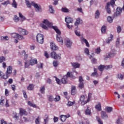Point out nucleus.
<instances>
[{
  "mask_svg": "<svg viewBox=\"0 0 124 124\" xmlns=\"http://www.w3.org/2000/svg\"><path fill=\"white\" fill-rule=\"evenodd\" d=\"M68 77H70V78H72V79H75V76H73V72H68L67 74L64 76L62 78V84H67L68 83V79L67 78Z\"/></svg>",
  "mask_w": 124,
  "mask_h": 124,
  "instance_id": "obj_1",
  "label": "nucleus"
},
{
  "mask_svg": "<svg viewBox=\"0 0 124 124\" xmlns=\"http://www.w3.org/2000/svg\"><path fill=\"white\" fill-rule=\"evenodd\" d=\"M36 40L38 43L43 44V42H44V36L42 34L38 33L36 36Z\"/></svg>",
  "mask_w": 124,
  "mask_h": 124,
  "instance_id": "obj_2",
  "label": "nucleus"
},
{
  "mask_svg": "<svg viewBox=\"0 0 124 124\" xmlns=\"http://www.w3.org/2000/svg\"><path fill=\"white\" fill-rule=\"evenodd\" d=\"M86 98H87V97H85V96L84 95H81L80 96V101L82 106H84V105L87 104V103H89V102H87L88 100L85 101Z\"/></svg>",
  "mask_w": 124,
  "mask_h": 124,
  "instance_id": "obj_3",
  "label": "nucleus"
},
{
  "mask_svg": "<svg viewBox=\"0 0 124 124\" xmlns=\"http://www.w3.org/2000/svg\"><path fill=\"white\" fill-rule=\"evenodd\" d=\"M31 4L34 7L37 12H41V11H42V9L41 8L40 5H38V4L34 3V2H32Z\"/></svg>",
  "mask_w": 124,
  "mask_h": 124,
  "instance_id": "obj_4",
  "label": "nucleus"
},
{
  "mask_svg": "<svg viewBox=\"0 0 124 124\" xmlns=\"http://www.w3.org/2000/svg\"><path fill=\"white\" fill-rule=\"evenodd\" d=\"M50 56L53 59H54L55 60H56L57 59L58 60H61V54H57L56 53V52H55V51L52 52L51 53Z\"/></svg>",
  "mask_w": 124,
  "mask_h": 124,
  "instance_id": "obj_5",
  "label": "nucleus"
},
{
  "mask_svg": "<svg viewBox=\"0 0 124 124\" xmlns=\"http://www.w3.org/2000/svg\"><path fill=\"white\" fill-rule=\"evenodd\" d=\"M116 55V50H113L111 52H109L108 55L105 56L104 60H107L108 58H112V57H114Z\"/></svg>",
  "mask_w": 124,
  "mask_h": 124,
  "instance_id": "obj_6",
  "label": "nucleus"
},
{
  "mask_svg": "<svg viewBox=\"0 0 124 124\" xmlns=\"http://www.w3.org/2000/svg\"><path fill=\"white\" fill-rule=\"evenodd\" d=\"M84 79H83V77L82 76H80L79 77V83L78 84V88L79 89H83L84 88Z\"/></svg>",
  "mask_w": 124,
  "mask_h": 124,
  "instance_id": "obj_7",
  "label": "nucleus"
},
{
  "mask_svg": "<svg viewBox=\"0 0 124 124\" xmlns=\"http://www.w3.org/2000/svg\"><path fill=\"white\" fill-rule=\"evenodd\" d=\"M18 31L20 34H21V35H27V34L29 33L28 31H27L26 30L23 29L21 28H19L18 29Z\"/></svg>",
  "mask_w": 124,
  "mask_h": 124,
  "instance_id": "obj_8",
  "label": "nucleus"
},
{
  "mask_svg": "<svg viewBox=\"0 0 124 124\" xmlns=\"http://www.w3.org/2000/svg\"><path fill=\"white\" fill-rule=\"evenodd\" d=\"M10 76L9 75H7V74H4L3 72L0 71V77L1 78V79H3L4 80H6L8 77H9Z\"/></svg>",
  "mask_w": 124,
  "mask_h": 124,
  "instance_id": "obj_9",
  "label": "nucleus"
},
{
  "mask_svg": "<svg viewBox=\"0 0 124 124\" xmlns=\"http://www.w3.org/2000/svg\"><path fill=\"white\" fill-rule=\"evenodd\" d=\"M13 68L12 66H9L7 68V71H6V74H7L9 76H11L12 74V70Z\"/></svg>",
  "mask_w": 124,
  "mask_h": 124,
  "instance_id": "obj_10",
  "label": "nucleus"
},
{
  "mask_svg": "<svg viewBox=\"0 0 124 124\" xmlns=\"http://www.w3.org/2000/svg\"><path fill=\"white\" fill-rule=\"evenodd\" d=\"M77 93V90H76V87L75 86H71V94L72 95H75Z\"/></svg>",
  "mask_w": 124,
  "mask_h": 124,
  "instance_id": "obj_11",
  "label": "nucleus"
},
{
  "mask_svg": "<svg viewBox=\"0 0 124 124\" xmlns=\"http://www.w3.org/2000/svg\"><path fill=\"white\" fill-rule=\"evenodd\" d=\"M105 9L108 14H111V9H110V2H108L107 3V5L105 6Z\"/></svg>",
  "mask_w": 124,
  "mask_h": 124,
  "instance_id": "obj_12",
  "label": "nucleus"
},
{
  "mask_svg": "<svg viewBox=\"0 0 124 124\" xmlns=\"http://www.w3.org/2000/svg\"><path fill=\"white\" fill-rule=\"evenodd\" d=\"M19 114L21 116H23V115H27L28 113L24 108H19Z\"/></svg>",
  "mask_w": 124,
  "mask_h": 124,
  "instance_id": "obj_13",
  "label": "nucleus"
},
{
  "mask_svg": "<svg viewBox=\"0 0 124 124\" xmlns=\"http://www.w3.org/2000/svg\"><path fill=\"white\" fill-rule=\"evenodd\" d=\"M65 21L67 24H70L71 23H73V19L68 16L65 18Z\"/></svg>",
  "mask_w": 124,
  "mask_h": 124,
  "instance_id": "obj_14",
  "label": "nucleus"
},
{
  "mask_svg": "<svg viewBox=\"0 0 124 124\" xmlns=\"http://www.w3.org/2000/svg\"><path fill=\"white\" fill-rule=\"evenodd\" d=\"M57 40L61 43V45H63V40H62V38L61 36V35H57Z\"/></svg>",
  "mask_w": 124,
  "mask_h": 124,
  "instance_id": "obj_15",
  "label": "nucleus"
},
{
  "mask_svg": "<svg viewBox=\"0 0 124 124\" xmlns=\"http://www.w3.org/2000/svg\"><path fill=\"white\" fill-rule=\"evenodd\" d=\"M50 47L51 50H53V51H56V50H58V49H59L58 46H56V45L54 44V43H50Z\"/></svg>",
  "mask_w": 124,
  "mask_h": 124,
  "instance_id": "obj_16",
  "label": "nucleus"
},
{
  "mask_svg": "<svg viewBox=\"0 0 124 124\" xmlns=\"http://www.w3.org/2000/svg\"><path fill=\"white\" fill-rule=\"evenodd\" d=\"M52 29H53V30H54V31L57 33V35H61V31H60V29L58 28V27L52 26Z\"/></svg>",
  "mask_w": 124,
  "mask_h": 124,
  "instance_id": "obj_17",
  "label": "nucleus"
},
{
  "mask_svg": "<svg viewBox=\"0 0 124 124\" xmlns=\"http://www.w3.org/2000/svg\"><path fill=\"white\" fill-rule=\"evenodd\" d=\"M101 117L102 119H108V115H107L106 112L104 111L101 112Z\"/></svg>",
  "mask_w": 124,
  "mask_h": 124,
  "instance_id": "obj_18",
  "label": "nucleus"
},
{
  "mask_svg": "<svg viewBox=\"0 0 124 124\" xmlns=\"http://www.w3.org/2000/svg\"><path fill=\"white\" fill-rule=\"evenodd\" d=\"M30 65H34V64H37V60L36 59H31L30 61Z\"/></svg>",
  "mask_w": 124,
  "mask_h": 124,
  "instance_id": "obj_19",
  "label": "nucleus"
},
{
  "mask_svg": "<svg viewBox=\"0 0 124 124\" xmlns=\"http://www.w3.org/2000/svg\"><path fill=\"white\" fill-rule=\"evenodd\" d=\"M81 42L82 43H83V42H84V43H85L87 47H90V44H89L88 40H87V39H86L85 38H81Z\"/></svg>",
  "mask_w": 124,
  "mask_h": 124,
  "instance_id": "obj_20",
  "label": "nucleus"
},
{
  "mask_svg": "<svg viewBox=\"0 0 124 124\" xmlns=\"http://www.w3.org/2000/svg\"><path fill=\"white\" fill-rule=\"evenodd\" d=\"M93 69L94 72L91 75V76H92V77H98V74H97V70H96L95 68H94Z\"/></svg>",
  "mask_w": 124,
  "mask_h": 124,
  "instance_id": "obj_21",
  "label": "nucleus"
},
{
  "mask_svg": "<svg viewBox=\"0 0 124 124\" xmlns=\"http://www.w3.org/2000/svg\"><path fill=\"white\" fill-rule=\"evenodd\" d=\"M66 43V46L68 47H71V45H72V43L70 40L66 39L65 41Z\"/></svg>",
  "mask_w": 124,
  "mask_h": 124,
  "instance_id": "obj_22",
  "label": "nucleus"
},
{
  "mask_svg": "<svg viewBox=\"0 0 124 124\" xmlns=\"http://www.w3.org/2000/svg\"><path fill=\"white\" fill-rule=\"evenodd\" d=\"M83 23V21L80 18H78L75 23V26H78V25H80Z\"/></svg>",
  "mask_w": 124,
  "mask_h": 124,
  "instance_id": "obj_23",
  "label": "nucleus"
},
{
  "mask_svg": "<svg viewBox=\"0 0 124 124\" xmlns=\"http://www.w3.org/2000/svg\"><path fill=\"white\" fill-rule=\"evenodd\" d=\"M43 23V24H45L47 27H51V26H52V23H50L47 19H44Z\"/></svg>",
  "mask_w": 124,
  "mask_h": 124,
  "instance_id": "obj_24",
  "label": "nucleus"
},
{
  "mask_svg": "<svg viewBox=\"0 0 124 124\" xmlns=\"http://www.w3.org/2000/svg\"><path fill=\"white\" fill-rule=\"evenodd\" d=\"M95 108L97 111H101V104L100 103H98V104L95 106Z\"/></svg>",
  "mask_w": 124,
  "mask_h": 124,
  "instance_id": "obj_25",
  "label": "nucleus"
},
{
  "mask_svg": "<svg viewBox=\"0 0 124 124\" xmlns=\"http://www.w3.org/2000/svg\"><path fill=\"white\" fill-rule=\"evenodd\" d=\"M113 37H114V36L111 34L109 37H108V39L106 40L107 43H108V44L110 43V42H111V41L113 40Z\"/></svg>",
  "mask_w": 124,
  "mask_h": 124,
  "instance_id": "obj_26",
  "label": "nucleus"
},
{
  "mask_svg": "<svg viewBox=\"0 0 124 124\" xmlns=\"http://www.w3.org/2000/svg\"><path fill=\"white\" fill-rule=\"evenodd\" d=\"M33 89H34V84H29L27 87V90H28V91H33Z\"/></svg>",
  "mask_w": 124,
  "mask_h": 124,
  "instance_id": "obj_27",
  "label": "nucleus"
},
{
  "mask_svg": "<svg viewBox=\"0 0 124 124\" xmlns=\"http://www.w3.org/2000/svg\"><path fill=\"white\" fill-rule=\"evenodd\" d=\"M105 111L108 113H111L113 111V108L110 107H107L106 108Z\"/></svg>",
  "mask_w": 124,
  "mask_h": 124,
  "instance_id": "obj_28",
  "label": "nucleus"
},
{
  "mask_svg": "<svg viewBox=\"0 0 124 124\" xmlns=\"http://www.w3.org/2000/svg\"><path fill=\"white\" fill-rule=\"evenodd\" d=\"M71 64L72 66L74 67V68H78L80 67V64L78 63L73 62V63H71Z\"/></svg>",
  "mask_w": 124,
  "mask_h": 124,
  "instance_id": "obj_29",
  "label": "nucleus"
},
{
  "mask_svg": "<svg viewBox=\"0 0 124 124\" xmlns=\"http://www.w3.org/2000/svg\"><path fill=\"white\" fill-rule=\"evenodd\" d=\"M104 68H105V65H100L99 66H98V69L99 70V71H101L102 72L103 70H104Z\"/></svg>",
  "mask_w": 124,
  "mask_h": 124,
  "instance_id": "obj_30",
  "label": "nucleus"
},
{
  "mask_svg": "<svg viewBox=\"0 0 124 124\" xmlns=\"http://www.w3.org/2000/svg\"><path fill=\"white\" fill-rule=\"evenodd\" d=\"M5 100V97L1 96L0 97V105H3L4 104V101Z\"/></svg>",
  "mask_w": 124,
  "mask_h": 124,
  "instance_id": "obj_31",
  "label": "nucleus"
},
{
  "mask_svg": "<svg viewBox=\"0 0 124 124\" xmlns=\"http://www.w3.org/2000/svg\"><path fill=\"white\" fill-rule=\"evenodd\" d=\"M75 103V101H73V102L69 101H68V103L66 104V105L68 107H70L71 106H73V105H74Z\"/></svg>",
  "mask_w": 124,
  "mask_h": 124,
  "instance_id": "obj_32",
  "label": "nucleus"
},
{
  "mask_svg": "<svg viewBox=\"0 0 124 124\" xmlns=\"http://www.w3.org/2000/svg\"><path fill=\"white\" fill-rule=\"evenodd\" d=\"M44 120L45 124H46L47 123L49 122V116H48L47 115H46L44 117Z\"/></svg>",
  "mask_w": 124,
  "mask_h": 124,
  "instance_id": "obj_33",
  "label": "nucleus"
},
{
  "mask_svg": "<svg viewBox=\"0 0 124 124\" xmlns=\"http://www.w3.org/2000/svg\"><path fill=\"white\" fill-rule=\"evenodd\" d=\"M28 105L31 107H33V108H36V105L32 103V102H31L30 101H29L28 102Z\"/></svg>",
  "mask_w": 124,
  "mask_h": 124,
  "instance_id": "obj_34",
  "label": "nucleus"
},
{
  "mask_svg": "<svg viewBox=\"0 0 124 124\" xmlns=\"http://www.w3.org/2000/svg\"><path fill=\"white\" fill-rule=\"evenodd\" d=\"M49 8L50 13L53 14L54 12H55V10L53 8V6H52V5H50L49 6Z\"/></svg>",
  "mask_w": 124,
  "mask_h": 124,
  "instance_id": "obj_35",
  "label": "nucleus"
},
{
  "mask_svg": "<svg viewBox=\"0 0 124 124\" xmlns=\"http://www.w3.org/2000/svg\"><path fill=\"white\" fill-rule=\"evenodd\" d=\"M100 16V13H99V11L97 10L95 13V17L96 19H98L99 18V16Z\"/></svg>",
  "mask_w": 124,
  "mask_h": 124,
  "instance_id": "obj_36",
  "label": "nucleus"
},
{
  "mask_svg": "<svg viewBox=\"0 0 124 124\" xmlns=\"http://www.w3.org/2000/svg\"><path fill=\"white\" fill-rule=\"evenodd\" d=\"M96 119L99 124H103V122L101 120L99 116H96Z\"/></svg>",
  "mask_w": 124,
  "mask_h": 124,
  "instance_id": "obj_37",
  "label": "nucleus"
},
{
  "mask_svg": "<svg viewBox=\"0 0 124 124\" xmlns=\"http://www.w3.org/2000/svg\"><path fill=\"white\" fill-rule=\"evenodd\" d=\"M96 119L99 124H103V122L101 120L99 116H96Z\"/></svg>",
  "mask_w": 124,
  "mask_h": 124,
  "instance_id": "obj_38",
  "label": "nucleus"
},
{
  "mask_svg": "<svg viewBox=\"0 0 124 124\" xmlns=\"http://www.w3.org/2000/svg\"><path fill=\"white\" fill-rule=\"evenodd\" d=\"M48 100L50 102H52V101H54V97L53 96V95H49L48 96Z\"/></svg>",
  "mask_w": 124,
  "mask_h": 124,
  "instance_id": "obj_39",
  "label": "nucleus"
},
{
  "mask_svg": "<svg viewBox=\"0 0 124 124\" xmlns=\"http://www.w3.org/2000/svg\"><path fill=\"white\" fill-rule=\"evenodd\" d=\"M61 11L64 13H68V12H69V10L65 7H62Z\"/></svg>",
  "mask_w": 124,
  "mask_h": 124,
  "instance_id": "obj_40",
  "label": "nucleus"
},
{
  "mask_svg": "<svg viewBox=\"0 0 124 124\" xmlns=\"http://www.w3.org/2000/svg\"><path fill=\"white\" fill-rule=\"evenodd\" d=\"M22 54H23V55H24V61H27L28 60V54H26V51L23 50L22 51Z\"/></svg>",
  "mask_w": 124,
  "mask_h": 124,
  "instance_id": "obj_41",
  "label": "nucleus"
},
{
  "mask_svg": "<svg viewBox=\"0 0 124 124\" xmlns=\"http://www.w3.org/2000/svg\"><path fill=\"white\" fill-rule=\"evenodd\" d=\"M107 28L106 26H103L101 29V31L102 33H105L106 32Z\"/></svg>",
  "mask_w": 124,
  "mask_h": 124,
  "instance_id": "obj_42",
  "label": "nucleus"
},
{
  "mask_svg": "<svg viewBox=\"0 0 124 124\" xmlns=\"http://www.w3.org/2000/svg\"><path fill=\"white\" fill-rule=\"evenodd\" d=\"M117 0H111L110 3V5L112 6V7H115V5H116V4L115 3V2Z\"/></svg>",
  "mask_w": 124,
  "mask_h": 124,
  "instance_id": "obj_43",
  "label": "nucleus"
},
{
  "mask_svg": "<svg viewBox=\"0 0 124 124\" xmlns=\"http://www.w3.org/2000/svg\"><path fill=\"white\" fill-rule=\"evenodd\" d=\"M39 91L40 92V93H43V94L45 93V86H43L40 88V90Z\"/></svg>",
  "mask_w": 124,
  "mask_h": 124,
  "instance_id": "obj_44",
  "label": "nucleus"
},
{
  "mask_svg": "<svg viewBox=\"0 0 124 124\" xmlns=\"http://www.w3.org/2000/svg\"><path fill=\"white\" fill-rule=\"evenodd\" d=\"M40 117L38 116L35 120V124H40Z\"/></svg>",
  "mask_w": 124,
  "mask_h": 124,
  "instance_id": "obj_45",
  "label": "nucleus"
},
{
  "mask_svg": "<svg viewBox=\"0 0 124 124\" xmlns=\"http://www.w3.org/2000/svg\"><path fill=\"white\" fill-rule=\"evenodd\" d=\"M90 108L89 107H87V108L85 110V113L86 115H90L91 114V110L89 109Z\"/></svg>",
  "mask_w": 124,
  "mask_h": 124,
  "instance_id": "obj_46",
  "label": "nucleus"
},
{
  "mask_svg": "<svg viewBox=\"0 0 124 124\" xmlns=\"http://www.w3.org/2000/svg\"><path fill=\"white\" fill-rule=\"evenodd\" d=\"M61 120L62 122H65L66 120V117H65V115H61L60 116Z\"/></svg>",
  "mask_w": 124,
  "mask_h": 124,
  "instance_id": "obj_47",
  "label": "nucleus"
},
{
  "mask_svg": "<svg viewBox=\"0 0 124 124\" xmlns=\"http://www.w3.org/2000/svg\"><path fill=\"white\" fill-rule=\"evenodd\" d=\"M19 16L20 18H21L22 21H25V20H26V17L23 16L21 13H19Z\"/></svg>",
  "mask_w": 124,
  "mask_h": 124,
  "instance_id": "obj_48",
  "label": "nucleus"
},
{
  "mask_svg": "<svg viewBox=\"0 0 124 124\" xmlns=\"http://www.w3.org/2000/svg\"><path fill=\"white\" fill-rule=\"evenodd\" d=\"M93 95V93H88V98H87V102H89L90 100H91V98H92V96Z\"/></svg>",
  "mask_w": 124,
  "mask_h": 124,
  "instance_id": "obj_49",
  "label": "nucleus"
},
{
  "mask_svg": "<svg viewBox=\"0 0 124 124\" xmlns=\"http://www.w3.org/2000/svg\"><path fill=\"white\" fill-rule=\"evenodd\" d=\"M17 2H16V1L15 0H13V2L12 3V6L13 7H14L15 8H16L17 7Z\"/></svg>",
  "mask_w": 124,
  "mask_h": 124,
  "instance_id": "obj_50",
  "label": "nucleus"
},
{
  "mask_svg": "<svg viewBox=\"0 0 124 124\" xmlns=\"http://www.w3.org/2000/svg\"><path fill=\"white\" fill-rule=\"evenodd\" d=\"M26 4L27 7H29V8H31L32 4L30 2L29 0L26 1Z\"/></svg>",
  "mask_w": 124,
  "mask_h": 124,
  "instance_id": "obj_51",
  "label": "nucleus"
},
{
  "mask_svg": "<svg viewBox=\"0 0 124 124\" xmlns=\"http://www.w3.org/2000/svg\"><path fill=\"white\" fill-rule=\"evenodd\" d=\"M14 22H16V23H18L19 22V17L17 16H15L14 17Z\"/></svg>",
  "mask_w": 124,
  "mask_h": 124,
  "instance_id": "obj_52",
  "label": "nucleus"
},
{
  "mask_svg": "<svg viewBox=\"0 0 124 124\" xmlns=\"http://www.w3.org/2000/svg\"><path fill=\"white\" fill-rule=\"evenodd\" d=\"M95 53L99 54H100V52L101 51V49H100V47H98L95 49Z\"/></svg>",
  "mask_w": 124,
  "mask_h": 124,
  "instance_id": "obj_53",
  "label": "nucleus"
},
{
  "mask_svg": "<svg viewBox=\"0 0 124 124\" xmlns=\"http://www.w3.org/2000/svg\"><path fill=\"white\" fill-rule=\"evenodd\" d=\"M3 62H5V58L4 56L0 57V63Z\"/></svg>",
  "mask_w": 124,
  "mask_h": 124,
  "instance_id": "obj_54",
  "label": "nucleus"
},
{
  "mask_svg": "<svg viewBox=\"0 0 124 124\" xmlns=\"http://www.w3.org/2000/svg\"><path fill=\"white\" fill-rule=\"evenodd\" d=\"M0 39L2 41L3 40H8V39H9V38L7 36H4V37L3 36H1Z\"/></svg>",
  "mask_w": 124,
  "mask_h": 124,
  "instance_id": "obj_55",
  "label": "nucleus"
},
{
  "mask_svg": "<svg viewBox=\"0 0 124 124\" xmlns=\"http://www.w3.org/2000/svg\"><path fill=\"white\" fill-rule=\"evenodd\" d=\"M117 77L120 80H123V79H124V76L122 74H118L117 75Z\"/></svg>",
  "mask_w": 124,
  "mask_h": 124,
  "instance_id": "obj_56",
  "label": "nucleus"
},
{
  "mask_svg": "<svg viewBox=\"0 0 124 124\" xmlns=\"http://www.w3.org/2000/svg\"><path fill=\"white\" fill-rule=\"evenodd\" d=\"M107 21L108 23H112V22H113V19L111 16H109L107 18Z\"/></svg>",
  "mask_w": 124,
  "mask_h": 124,
  "instance_id": "obj_57",
  "label": "nucleus"
},
{
  "mask_svg": "<svg viewBox=\"0 0 124 124\" xmlns=\"http://www.w3.org/2000/svg\"><path fill=\"white\" fill-rule=\"evenodd\" d=\"M112 68H113V66L112 65L105 66V69H111Z\"/></svg>",
  "mask_w": 124,
  "mask_h": 124,
  "instance_id": "obj_58",
  "label": "nucleus"
},
{
  "mask_svg": "<svg viewBox=\"0 0 124 124\" xmlns=\"http://www.w3.org/2000/svg\"><path fill=\"white\" fill-rule=\"evenodd\" d=\"M117 33H120V32H121V31H122V27L121 26H119L117 28Z\"/></svg>",
  "mask_w": 124,
  "mask_h": 124,
  "instance_id": "obj_59",
  "label": "nucleus"
},
{
  "mask_svg": "<svg viewBox=\"0 0 124 124\" xmlns=\"http://www.w3.org/2000/svg\"><path fill=\"white\" fill-rule=\"evenodd\" d=\"M84 53L86 54V55H89L90 53V51L89 50V48H84Z\"/></svg>",
  "mask_w": 124,
  "mask_h": 124,
  "instance_id": "obj_60",
  "label": "nucleus"
},
{
  "mask_svg": "<svg viewBox=\"0 0 124 124\" xmlns=\"http://www.w3.org/2000/svg\"><path fill=\"white\" fill-rule=\"evenodd\" d=\"M18 39L23 40L24 39V37L19 34H17V37H16Z\"/></svg>",
  "mask_w": 124,
  "mask_h": 124,
  "instance_id": "obj_61",
  "label": "nucleus"
},
{
  "mask_svg": "<svg viewBox=\"0 0 124 124\" xmlns=\"http://www.w3.org/2000/svg\"><path fill=\"white\" fill-rule=\"evenodd\" d=\"M54 99L55 101H59V100H61V96L60 95H56Z\"/></svg>",
  "mask_w": 124,
  "mask_h": 124,
  "instance_id": "obj_62",
  "label": "nucleus"
},
{
  "mask_svg": "<svg viewBox=\"0 0 124 124\" xmlns=\"http://www.w3.org/2000/svg\"><path fill=\"white\" fill-rule=\"evenodd\" d=\"M53 66L55 67H57V66H58V65H59V63H58V61H53Z\"/></svg>",
  "mask_w": 124,
  "mask_h": 124,
  "instance_id": "obj_63",
  "label": "nucleus"
},
{
  "mask_svg": "<svg viewBox=\"0 0 124 124\" xmlns=\"http://www.w3.org/2000/svg\"><path fill=\"white\" fill-rule=\"evenodd\" d=\"M121 121H122V117H119L118 118V119L117 120V124H122V123L121 122Z\"/></svg>",
  "mask_w": 124,
  "mask_h": 124,
  "instance_id": "obj_64",
  "label": "nucleus"
}]
</instances>
